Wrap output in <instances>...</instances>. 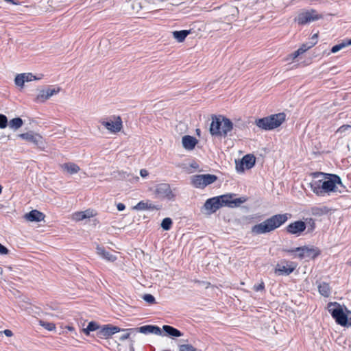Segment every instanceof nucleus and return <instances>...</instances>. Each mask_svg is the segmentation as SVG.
<instances>
[{
	"mask_svg": "<svg viewBox=\"0 0 351 351\" xmlns=\"http://www.w3.org/2000/svg\"><path fill=\"white\" fill-rule=\"evenodd\" d=\"M283 251L287 252L288 254H296L295 253L297 252V251L295 250V248L294 249H291V250H287V249H285V250H283Z\"/></svg>",
	"mask_w": 351,
	"mask_h": 351,
	"instance_id": "50",
	"label": "nucleus"
},
{
	"mask_svg": "<svg viewBox=\"0 0 351 351\" xmlns=\"http://www.w3.org/2000/svg\"><path fill=\"white\" fill-rule=\"evenodd\" d=\"M60 167L63 171H65L70 174L77 173L80 169L77 165L73 162H66L61 165Z\"/></svg>",
	"mask_w": 351,
	"mask_h": 351,
	"instance_id": "22",
	"label": "nucleus"
},
{
	"mask_svg": "<svg viewBox=\"0 0 351 351\" xmlns=\"http://www.w3.org/2000/svg\"><path fill=\"white\" fill-rule=\"evenodd\" d=\"M126 330L135 332H141L145 335L154 334L158 336L163 335V332L161 328L155 325H145L138 328H128Z\"/></svg>",
	"mask_w": 351,
	"mask_h": 351,
	"instance_id": "11",
	"label": "nucleus"
},
{
	"mask_svg": "<svg viewBox=\"0 0 351 351\" xmlns=\"http://www.w3.org/2000/svg\"><path fill=\"white\" fill-rule=\"evenodd\" d=\"M310 188L312 191L317 195H323L325 192L322 189V180L313 181L310 183Z\"/></svg>",
	"mask_w": 351,
	"mask_h": 351,
	"instance_id": "23",
	"label": "nucleus"
},
{
	"mask_svg": "<svg viewBox=\"0 0 351 351\" xmlns=\"http://www.w3.org/2000/svg\"><path fill=\"white\" fill-rule=\"evenodd\" d=\"M189 34L190 31L185 29L173 32V38L180 43L183 42Z\"/></svg>",
	"mask_w": 351,
	"mask_h": 351,
	"instance_id": "27",
	"label": "nucleus"
},
{
	"mask_svg": "<svg viewBox=\"0 0 351 351\" xmlns=\"http://www.w3.org/2000/svg\"><path fill=\"white\" fill-rule=\"evenodd\" d=\"M226 195L230 196V198L229 199L228 204H226V206L229 207L239 206L241 204L244 203L246 200L245 197H239L233 199V197L235 195L234 194H226Z\"/></svg>",
	"mask_w": 351,
	"mask_h": 351,
	"instance_id": "25",
	"label": "nucleus"
},
{
	"mask_svg": "<svg viewBox=\"0 0 351 351\" xmlns=\"http://www.w3.org/2000/svg\"><path fill=\"white\" fill-rule=\"evenodd\" d=\"M327 309L336 323L342 326L348 325V315L345 313L342 306L337 302H330Z\"/></svg>",
	"mask_w": 351,
	"mask_h": 351,
	"instance_id": "5",
	"label": "nucleus"
},
{
	"mask_svg": "<svg viewBox=\"0 0 351 351\" xmlns=\"http://www.w3.org/2000/svg\"><path fill=\"white\" fill-rule=\"evenodd\" d=\"M130 351H134V346H133V343H132V344L130 345Z\"/></svg>",
	"mask_w": 351,
	"mask_h": 351,
	"instance_id": "54",
	"label": "nucleus"
},
{
	"mask_svg": "<svg viewBox=\"0 0 351 351\" xmlns=\"http://www.w3.org/2000/svg\"><path fill=\"white\" fill-rule=\"evenodd\" d=\"M143 299L147 303L153 304L156 303V299L152 294H145Z\"/></svg>",
	"mask_w": 351,
	"mask_h": 351,
	"instance_id": "35",
	"label": "nucleus"
},
{
	"mask_svg": "<svg viewBox=\"0 0 351 351\" xmlns=\"http://www.w3.org/2000/svg\"><path fill=\"white\" fill-rule=\"evenodd\" d=\"M102 125L108 130L112 132H118L122 128V121L119 117H118L114 121H103Z\"/></svg>",
	"mask_w": 351,
	"mask_h": 351,
	"instance_id": "14",
	"label": "nucleus"
},
{
	"mask_svg": "<svg viewBox=\"0 0 351 351\" xmlns=\"http://www.w3.org/2000/svg\"><path fill=\"white\" fill-rule=\"evenodd\" d=\"M8 125V118L5 115L0 114V128L4 129Z\"/></svg>",
	"mask_w": 351,
	"mask_h": 351,
	"instance_id": "36",
	"label": "nucleus"
},
{
	"mask_svg": "<svg viewBox=\"0 0 351 351\" xmlns=\"http://www.w3.org/2000/svg\"><path fill=\"white\" fill-rule=\"evenodd\" d=\"M306 224L302 220L290 223L285 228L287 233L299 237L306 230Z\"/></svg>",
	"mask_w": 351,
	"mask_h": 351,
	"instance_id": "12",
	"label": "nucleus"
},
{
	"mask_svg": "<svg viewBox=\"0 0 351 351\" xmlns=\"http://www.w3.org/2000/svg\"><path fill=\"white\" fill-rule=\"evenodd\" d=\"M289 213L276 214L252 228L254 234H263L272 232L284 224L290 217Z\"/></svg>",
	"mask_w": 351,
	"mask_h": 351,
	"instance_id": "1",
	"label": "nucleus"
},
{
	"mask_svg": "<svg viewBox=\"0 0 351 351\" xmlns=\"http://www.w3.org/2000/svg\"><path fill=\"white\" fill-rule=\"evenodd\" d=\"M24 79H25L24 75H22V73L18 74L14 79V82H15L16 85L18 86L23 87L24 85V83L25 82Z\"/></svg>",
	"mask_w": 351,
	"mask_h": 351,
	"instance_id": "34",
	"label": "nucleus"
},
{
	"mask_svg": "<svg viewBox=\"0 0 351 351\" xmlns=\"http://www.w3.org/2000/svg\"><path fill=\"white\" fill-rule=\"evenodd\" d=\"M22 75H24L25 76V82H31L34 80H36V77L33 75L32 73H22Z\"/></svg>",
	"mask_w": 351,
	"mask_h": 351,
	"instance_id": "42",
	"label": "nucleus"
},
{
	"mask_svg": "<svg viewBox=\"0 0 351 351\" xmlns=\"http://www.w3.org/2000/svg\"><path fill=\"white\" fill-rule=\"evenodd\" d=\"M315 175L324 176L325 180H322V189L325 193L341 191L338 186H343L340 177L335 174H328L323 173H316Z\"/></svg>",
	"mask_w": 351,
	"mask_h": 351,
	"instance_id": "4",
	"label": "nucleus"
},
{
	"mask_svg": "<svg viewBox=\"0 0 351 351\" xmlns=\"http://www.w3.org/2000/svg\"><path fill=\"white\" fill-rule=\"evenodd\" d=\"M88 216L86 215V212H78L74 214V219L77 221H80L87 218Z\"/></svg>",
	"mask_w": 351,
	"mask_h": 351,
	"instance_id": "38",
	"label": "nucleus"
},
{
	"mask_svg": "<svg viewBox=\"0 0 351 351\" xmlns=\"http://www.w3.org/2000/svg\"><path fill=\"white\" fill-rule=\"evenodd\" d=\"M172 220L169 217H166L163 219L161 223V227L165 230H169L172 226Z\"/></svg>",
	"mask_w": 351,
	"mask_h": 351,
	"instance_id": "31",
	"label": "nucleus"
},
{
	"mask_svg": "<svg viewBox=\"0 0 351 351\" xmlns=\"http://www.w3.org/2000/svg\"><path fill=\"white\" fill-rule=\"evenodd\" d=\"M318 291L324 297H328L330 293V288L328 283L322 282L318 285Z\"/></svg>",
	"mask_w": 351,
	"mask_h": 351,
	"instance_id": "28",
	"label": "nucleus"
},
{
	"mask_svg": "<svg viewBox=\"0 0 351 351\" xmlns=\"http://www.w3.org/2000/svg\"><path fill=\"white\" fill-rule=\"evenodd\" d=\"M179 351H195V348L190 344H183L180 346Z\"/></svg>",
	"mask_w": 351,
	"mask_h": 351,
	"instance_id": "37",
	"label": "nucleus"
},
{
	"mask_svg": "<svg viewBox=\"0 0 351 351\" xmlns=\"http://www.w3.org/2000/svg\"><path fill=\"white\" fill-rule=\"evenodd\" d=\"M317 38H318V34H313L312 36L310 41H316V43H317Z\"/></svg>",
	"mask_w": 351,
	"mask_h": 351,
	"instance_id": "52",
	"label": "nucleus"
},
{
	"mask_svg": "<svg viewBox=\"0 0 351 351\" xmlns=\"http://www.w3.org/2000/svg\"><path fill=\"white\" fill-rule=\"evenodd\" d=\"M23 124V121L21 118L16 117L11 119L9 122V127L14 130L20 128Z\"/></svg>",
	"mask_w": 351,
	"mask_h": 351,
	"instance_id": "29",
	"label": "nucleus"
},
{
	"mask_svg": "<svg viewBox=\"0 0 351 351\" xmlns=\"http://www.w3.org/2000/svg\"><path fill=\"white\" fill-rule=\"evenodd\" d=\"M162 330L165 332L162 336L167 335L172 337H180L182 336V333L180 330L169 325H164L162 326Z\"/></svg>",
	"mask_w": 351,
	"mask_h": 351,
	"instance_id": "20",
	"label": "nucleus"
},
{
	"mask_svg": "<svg viewBox=\"0 0 351 351\" xmlns=\"http://www.w3.org/2000/svg\"><path fill=\"white\" fill-rule=\"evenodd\" d=\"M241 160L243 163H244L245 169H247L252 168L254 166L256 162L255 157L251 154H247L244 156Z\"/></svg>",
	"mask_w": 351,
	"mask_h": 351,
	"instance_id": "26",
	"label": "nucleus"
},
{
	"mask_svg": "<svg viewBox=\"0 0 351 351\" xmlns=\"http://www.w3.org/2000/svg\"><path fill=\"white\" fill-rule=\"evenodd\" d=\"M316 44V41H309L306 43L303 44L299 49L302 52V53H304L306 52L308 49L313 47Z\"/></svg>",
	"mask_w": 351,
	"mask_h": 351,
	"instance_id": "32",
	"label": "nucleus"
},
{
	"mask_svg": "<svg viewBox=\"0 0 351 351\" xmlns=\"http://www.w3.org/2000/svg\"><path fill=\"white\" fill-rule=\"evenodd\" d=\"M302 52L300 51V50L298 49V50H296L295 51H294L291 56L292 57V59H295L296 58H298L299 56L302 55Z\"/></svg>",
	"mask_w": 351,
	"mask_h": 351,
	"instance_id": "47",
	"label": "nucleus"
},
{
	"mask_svg": "<svg viewBox=\"0 0 351 351\" xmlns=\"http://www.w3.org/2000/svg\"><path fill=\"white\" fill-rule=\"evenodd\" d=\"M265 288V284L263 282H262L261 283H260L259 285H254V289L256 291H262Z\"/></svg>",
	"mask_w": 351,
	"mask_h": 351,
	"instance_id": "44",
	"label": "nucleus"
},
{
	"mask_svg": "<svg viewBox=\"0 0 351 351\" xmlns=\"http://www.w3.org/2000/svg\"><path fill=\"white\" fill-rule=\"evenodd\" d=\"M344 47H345V45H343V44L342 43H339L338 45H334L332 47L331 52L334 53H337V52H338L339 51H340L341 49H342Z\"/></svg>",
	"mask_w": 351,
	"mask_h": 351,
	"instance_id": "41",
	"label": "nucleus"
},
{
	"mask_svg": "<svg viewBox=\"0 0 351 351\" xmlns=\"http://www.w3.org/2000/svg\"><path fill=\"white\" fill-rule=\"evenodd\" d=\"M58 92L59 88L56 89L54 88H48L45 90H41L36 97V101L38 102H44L53 95L57 94Z\"/></svg>",
	"mask_w": 351,
	"mask_h": 351,
	"instance_id": "15",
	"label": "nucleus"
},
{
	"mask_svg": "<svg viewBox=\"0 0 351 351\" xmlns=\"http://www.w3.org/2000/svg\"><path fill=\"white\" fill-rule=\"evenodd\" d=\"M19 136L29 143H32L40 149H45L46 143L42 136L33 132H28L19 135Z\"/></svg>",
	"mask_w": 351,
	"mask_h": 351,
	"instance_id": "8",
	"label": "nucleus"
},
{
	"mask_svg": "<svg viewBox=\"0 0 351 351\" xmlns=\"http://www.w3.org/2000/svg\"><path fill=\"white\" fill-rule=\"evenodd\" d=\"M299 248H304V247H298L295 248V250L297 251L296 253H298V254H295V257H298L300 259L304 258H305V252L302 251V250H299Z\"/></svg>",
	"mask_w": 351,
	"mask_h": 351,
	"instance_id": "40",
	"label": "nucleus"
},
{
	"mask_svg": "<svg viewBox=\"0 0 351 351\" xmlns=\"http://www.w3.org/2000/svg\"><path fill=\"white\" fill-rule=\"evenodd\" d=\"M100 328L101 327H99L96 322H90L88 324L87 327L84 328L83 330L86 335H89L90 332L95 331L97 330L99 331Z\"/></svg>",
	"mask_w": 351,
	"mask_h": 351,
	"instance_id": "30",
	"label": "nucleus"
},
{
	"mask_svg": "<svg viewBox=\"0 0 351 351\" xmlns=\"http://www.w3.org/2000/svg\"><path fill=\"white\" fill-rule=\"evenodd\" d=\"M233 129L232 122L228 118L213 115L210 126V133L213 136L226 137Z\"/></svg>",
	"mask_w": 351,
	"mask_h": 351,
	"instance_id": "2",
	"label": "nucleus"
},
{
	"mask_svg": "<svg viewBox=\"0 0 351 351\" xmlns=\"http://www.w3.org/2000/svg\"><path fill=\"white\" fill-rule=\"evenodd\" d=\"M121 330H126V329H121L118 326H112L110 324H106L101 326L99 330L97 332V335L100 337L108 338L112 335L119 332Z\"/></svg>",
	"mask_w": 351,
	"mask_h": 351,
	"instance_id": "13",
	"label": "nucleus"
},
{
	"mask_svg": "<svg viewBox=\"0 0 351 351\" xmlns=\"http://www.w3.org/2000/svg\"><path fill=\"white\" fill-rule=\"evenodd\" d=\"M230 197L225 195L216 196L208 199L204 203V207L210 213H215L226 204H228Z\"/></svg>",
	"mask_w": 351,
	"mask_h": 351,
	"instance_id": "6",
	"label": "nucleus"
},
{
	"mask_svg": "<svg viewBox=\"0 0 351 351\" xmlns=\"http://www.w3.org/2000/svg\"><path fill=\"white\" fill-rule=\"evenodd\" d=\"M312 212H313V214H314V215H319L323 213V210H322V208L316 207V208H313L312 209Z\"/></svg>",
	"mask_w": 351,
	"mask_h": 351,
	"instance_id": "46",
	"label": "nucleus"
},
{
	"mask_svg": "<svg viewBox=\"0 0 351 351\" xmlns=\"http://www.w3.org/2000/svg\"><path fill=\"white\" fill-rule=\"evenodd\" d=\"M125 331L127 332L126 333L123 334L122 335L120 336V337H119L120 341H124V340L128 339L130 337V334L133 332L131 331H127V330H125Z\"/></svg>",
	"mask_w": 351,
	"mask_h": 351,
	"instance_id": "45",
	"label": "nucleus"
},
{
	"mask_svg": "<svg viewBox=\"0 0 351 351\" xmlns=\"http://www.w3.org/2000/svg\"><path fill=\"white\" fill-rule=\"evenodd\" d=\"M293 263H291L289 267L285 266V265H281L280 264H278L276 265V267L275 269V273L276 274H278L279 275H285V276H288L290 274H291L295 268V265H292Z\"/></svg>",
	"mask_w": 351,
	"mask_h": 351,
	"instance_id": "21",
	"label": "nucleus"
},
{
	"mask_svg": "<svg viewBox=\"0 0 351 351\" xmlns=\"http://www.w3.org/2000/svg\"><path fill=\"white\" fill-rule=\"evenodd\" d=\"M96 252L101 258L109 262H114L117 259L115 254L107 251L104 247L99 245L97 246Z\"/></svg>",
	"mask_w": 351,
	"mask_h": 351,
	"instance_id": "16",
	"label": "nucleus"
},
{
	"mask_svg": "<svg viewBox=\"0 0 351 351\" xmlns=\"http://www.w3.org/2000/svg\"><path fill=\"white\" fill-rule=\"evenodd\" d=\"M9 252L8 249L3 245L1 243H0V254L1 255H5L8 254Z\"/></svg>",
	"mask_w": 351,
	"mask_h": 351,
	"instance_id": "43",
	"label": "nucleus"
},
{
	"mask_svg": "<svg viewBox=\"0 0 351 351\" xmlns=\"http://www.w3.org/2000/svg\"><path fill=\"white\" fill-rule=\"evenodd\" d=\"M25 218L29 221L40 222L44 220L45 215L37 210H32L25 214Z\"/></svg>",
	"mask_w": 351,
	"mask_h": 351,
	"instance_id": "18",
	"label": "nucleus"
},
{
	"mask_svg": "<svg viewBox=\"0 0 351 351\" xmlns=\"http://www.w3.org/2000/svg\"><path fill=\"white\" fill-rule=\"evenodd\" d=\"M148 174H149L148 171L146 169H141L140 175L141 177L145 178L148 176Z\"/></svg>",
	"mask_w": 351,
	"mask_h": 351,
	"instance_id": "49",
	"label": "nucleus"
},
{
	"mask_svg": "<svg viewBox=\"0 0 351 351\" xmlns=\"http://www.w3.org/2000/svg\"><path fill=\"white\" fill-rule=\"evenodd\" d=\"M154 193L156 196L161 199H173L175 197V195L171 189V186L169 184L161 183L156 186Z\"/></svg>",
	"mask_w": 351,
	"mask_h": 351,
	"instance_id": "10",
	"label": "nucleus"
},
{
	"mask_svg": "<svg viewBox=\"0 0 351 351\" xmlns=\"http://www.w3.org/2000/svg\"><path fill=\"white\" fill-rule=\"evenodd\" d=\"M321 18L322 16L319 14L315 10H311L299 14L295 21L300 25H306L317 21Z\"/></svg>",
	"mask_w": 351,
	"mask_h": 351,
	"instance_id": "9",
	"label": "nucleus"
},
{
	"mask_svg": "<svg viewBox=\"0 0 351 351\" xmlns=\"http://www.w3.org/2000/svg\"><path fill=\"white\" fill-rule=\"evenodd\" d=\"M3 333L7 336V337H11L12 336V332L10 330H8V329H6L3 331Z\"/></svg>",
	"mask_w": 351,
	"mask_h": 351,
	"instance_id": "51",
	"label": "nucleus"
},
{
	"mask_svg": "<svg viewBox=\"0 0 351 351\" xmlns=\"http://www.w3.org/2000/svg\"><path fill=\"white\" fill-rule=\"evenodd\" d=\"M342 43L343 44V45H345V47H348V46H350V45H351V39H349V40H348L347 41H345V42H342Z\"/></svg>",
	"mask_w": 351,
	"mask_h": 351,
	"instance_id": "53",
	"label": "nucleus"
},
{
	"mask_svg": "<svg viewBox=\"0 0 351 351\" xmlns=\"http://www.w3.org/2000/svg\"><path fill=\"white\" fill-rule=\"evenodd\" d=\"M314 226H315V223L313 221L312 225H311V230L314 229Z\"/></svg>",
	"mask_w": 351,
	"mask_h": 351,
	"instance_id": "55",
	"label": "nucleus"
},
{
	"mask_svg": "<svg viewBox=\"0 0 351 351\" xmlns=\"http://www.w3.org/2000/svg\"><path fill=\"white\" fill-rule=\"evenodd\" d=\"M117 210H118L119 211H123V210H125V204H123V203H119V204H117Z\"/></svg>",
	"mask_w": 351,
	"mask_h": 351,
	"instance_id": "48",
	"label": "nucleus"
},
{
	"mask_svg": "<svg viewBox=\"0 0 351 351\" xmlns=\"http://www.w3.org/2000/svg\"><path fill=\"white\" fill-rule=\"evenodd\" d=\"M245 169V167L244 165V163H243L242 160H241L239 162H236V169L237 172L242 173L244 171Z\"/></svg>",
	"mask_w": 351,
	"mask_h": 351,
	"instance_id": "39",
	"label": "nucleus"
},
{
	"mask_svg": "<svg viewBox=\"0 0 351 351\" xmlns=\"http://www.w3.org/2000/svg\"><path fill=\"white\" fill-rule=\"evenodd\" d=\"M40 324L44 328L47 329L49 331H52L56 329V326L53 323L47 322L45 321H40Z\"/></svg>",
	"mask_w": 351,
	"mask_h": 351,
	"instance_id": "33",
	"label": "nucleus"
},
{
	"mask_svg": "<svg viewBox=\"0 0 351 351\" xmlns=\"http://www.w3.org/2000/svg\"><path fill=\"white\" fill-rule=\"evenodd\" d=\"M1 192H2V186H0V194L1 193Z\"/></svg>",
	"mask_w": 351,
	"mask_h": 351,
	"instance_id": "56",
	"label": "nucleus"
},
{
	"mask_svg": "<svg viewBox=\"0 0 351 351\" xmlns=\"http://www.w3.org/2000/svg\"><path fill=\"white\" fill-rule=\"evenodd\" d=\"M285 118L286 114L280 112L258 119L255 121V124L261 130H272L279 127L285 121Z\"/></svg>",
	"mask_w": 351,
	"mask_h": 351,
	"instance_id": "3",
	"label": "nucleus"
},
{
	"mask_svg": "<svg viewBox=\"0 0 351 351\" xmlns=\"http://www.w3.org/2000/svg\"><path fill=\"white\" fill-rule=\"evenodd\" d=\"M197 142L198 141L195 137L189 135L184 136L182 139L184 148L188 150L193 149Z\"/></svg>",
	"mask_w": 351,
	"mask_h": 351,
	"instance_id": "17",
	"label": "nucleus"
},
{
	"mask_svg": "<svg viewBox=\"0 0 351 351\" xmlns=\"http://www.w3.org/2000/svg\"><path fill=\"white\" fill-rule=\"evenodd\" d=\"M305 252V258H315L318 256L320 254L319 250L315 247H308L304 246V248H299Z\"/></svg>",
	"mask_w": 351,
	"mask_h": 351,
	"instance_id": "24",
	"label": "nucleus"
},
{
	"mask_svg": "<svg viewBox=\"0 0 351 351\" xmlns=\"http://www.w3.org/2000/svg\"><path fill=\"white\" fill-rule=\"evenodd\" d=\"M134 208L136 210H159L160 206L153 204L149 201H147V202L141 201L134 207Z\"/></svg>",
	"mask_w": 351,
	"mask_h": 351,
	"instance_id": "19",
	"label": "nucleus"
},
{
	"mask_svg": "<svg viewBox=\"0 0 351 351\" xmlns=\"http://www.w3.org/2000/svg\"><path fill=\"white\" fill-rule=\"evenodd\" d=\"M217 180V177L213 174H196L191 177V184L197 189H204Z\"/></svg>",
	"mask_w": 351,
	"mask_h": 351,
	"instance_id": "7",
	"label": "nucleus"
}]
</instances>
